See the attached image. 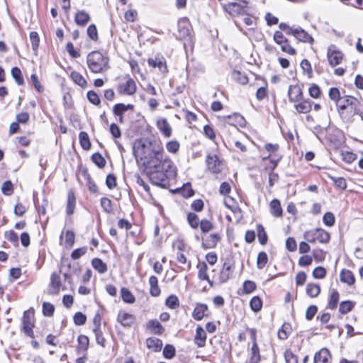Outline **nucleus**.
<instances>
[{
    "mask_svg": "<svg viewBox=\"0 0 363 363\" xmlns=\"http://www.w3.org/2000/svg\"><path fill=\"white\" fill-rule=\"evenodd\" d=\"M133 152L137 163L145 167L153 184L163 188L169 186V179L176 176V167L170 159L164 157L161 144H146L140 140L138 145H134Z\"/></svg>",
    "mask_w": 363,
    "mask_h": 363,
    "instance_id": "1",
    "label": "nucleus"
},
{
    "mask_svg": "<svg viewBox=\"0 0 363 363\" xmlns=\"http://www.w3.org/2000/svg\"><path fill=\"white\" fill-rule=\"evenodd\" d=\"M108 57L99 51H93L86 57L88 67L94 73H101L108 70Z\"/></svg>",
    "mask_w": 363,
    "mask_h": 363,
    "instance_id": "2",
    "label": "nucleus"
},
{
    "mask_svg": "<svg viewBox=\"0 0 363 363\" xmlns=\"http://www.w3.org/2000/svg\"><path fill=\"white\" fill-rule=\"evenodd\" d=\"M304 239L310 243L318 241L321 243H328L330 239V234L322 228H316L305 232Z\"/></svg>",
    "mask_w": 363,
    "mask_h": 363,
    "instance_id": "3",
    "label": "nucleus"
},
{
    "mask_svg": "<svg viewBox=\"0 0 363 363\" xmlns=\"http://www.w3.org/2000/svg\"><path fill=\"white\" fill-rule=\"evenodd\" d=\"M235 269V264L232 259H226L220 272L218 279L220 283L227 282L232 277Z\"/></svg>",
    "mask_w": 363,
    "mask_h": 363,
    "instance_id": "4",
    "label": "nucleus"
},
{
    "mask_svg": "<svg viewBox=\"0 0 363 363\" xmlns=\"http://www.w3.org/2000/svg\"><path fill=\"white\" fill-rule=\"evenodd\" d=\"M327 57L329 65L331 67H335L341 63L343 54L337 50L335 45H331L328 49Z\"/></svg>",
    "mask_w": 363,
    "mask_h": 363,
    "instance_id": "5",
    "label": "nucleus"
},
{
    "mask_svg": "<svg viewBox=\"0 0 363 363\" xmlns=\"http://www.w3.org/2000/svg\"><path fill=\"white\" fill-rule=\"evenodd\" d=\"M246 8L247 6H245V4H241L234 2H230L223 6L224 10L231 16L247 14Z\"/></svg>",
    "mask_w": 363,
    "mask_h": 363,
    "instance_id": "6",
    "label": "nucleus"
},
{
    "mask_svg": "<svg viewBox=\"0 0 363 363\" xmlns=\"http://www.w3.org/2000/svg\"><path fill=\"white\" fill-rule=\"evenodd\" d=\"M61 285L60 274L57 272H53L50 276V281L47 289V293L49 295H57L60 292Z\"/></svg>",
    "mask_w": 363,
    "mask_h": 363,
    "instance_id": "7",
    "label": "nucleus"
},
{
    "mask_svg": "<svg viewBox=\"0 0 363 363\" xmlns=\"http://www.w3.org/2000/svg\"><path fill=\"white\" fill-rule=\"evenodd\" d=\"M206 163L208 169L213 173L218 174L221 172V162L217 155H208Z\"/></svg>",
    "mask_w": 363,
    "mask_h": 363,
    "instance_id": "8",
    "label": "nucleus"
},
{
    "mask_svg": "<svg viewBox=\"0 0 363 363\" xmlns=\"http://www.w3.org/2000/svg\"><path fill=\"white\" fill-rule=\"evenodd\" d=\"M119 94L133 95L136 91V84L133 79H128L125 83L119 84L118 86Z\"/></svg>",
    "mask_w": 363,
    "mask_h": 363,
    "instance_id": "9",
    "label": "nucleus"
},
{
    "mask_svg": "<svg viewBox=\"0 0 363 363\" xmlns=\"http://www.w3.org/2000/svg\"><path fill=\"white\" fill-rule=\"evenodd\" d=\"M178 33L180 39H184L190 36L191 25L187 18L180 19L178 22Z\"/></svg>",
    "mask_w": 363,
    "mask_h": 363,
    "instance_id": "10",
    "label": "nucleus"
},
{
    "mask_svg": "<svg viewBox=\"0 0 363 363\" xmlns=\"http://www.w3.org/2000/svg\"><path fill=\"white\" fill-rule=\"evenodd\" d=\"M117 320L125 328H130L133 324L135 322L136 318L135 315L123 312L120 311L117 316Z\"/></svg>",
    "mask_w": 363,
    "mask_h": 363,
    "instance_id": "11",
    "label": "nucleus"
},
{
    "mask_svg": "<svg viewBox=\"0 0 363 363\" xmlns=\"http://www.w3.org/2000/svg\"><path fill=\"white\" fill-rule=\"evenodd\" d=\"M220 239L221 237L218 233H212L202 238V247L204 249L215 248Z\"/></svg>",
    "mask_w": 363,
    "mask_h": 363,
    "instance_id": "12",
    "label": "nucleus"
},
{
    "mask_svg": "<svg viewBox=\"0 0 363 363\" xmlns=\"http://www.w3.org/2000/svg\"><path fill=\"white\" fill-rule=\"evenodd\" d=\"M289 101L298 102L303 98L302 89L298 85H290L288 90Z\"/></svg>",
    "mask_w": 363,
    "mask_h": 363,
    "instance_id": "13",
    "label": "nucleus"
},
{
    "mask_svg": "<svg viewBox=\"0 0 363 363\" xmlns=\"http://www.w3.org/2000/svg\"><path fill=\"white\" fill-rule=\"evenodd\" d=\"M330 357L331 354L329 350L324 347L315 352L313 363H330Z\"/></svg>",
    "mask_w": 363,
    "mask_h": 363,
    "instance_id": "14",
    "label": "nucleus"
},
{
    "mask_svg": "<svg viewBox=\"0 0 363 363\" xmlns=\"http://www.w3.org/2000/svg\"><path fill=\"white\" fill-rule=\"evenodd\" d=\"M194 343L199 347H203L206 345V333L203 328L199 325L196 330V335L194 337Z\"/></svg>",
    "mask_w": 363,
    "mask_h": 363,
    "instance_id": "15",
    "label": "nucleus"
},
{
    "mask_svg": "<svg viewBox=\"0 0 363 363\" xmlns=\"http://www.w3.org/2000/svg\"><path fill=\"white\" fill-rule=\"evenodd\" d=\"M146 327L150 332L155 335H162L164 331L161 323L156 319L150 320L146 323Z\"/></svg>",
    "mask_w": 363,
    "mask_h": 363,
    "instance_id": "16",
    "label": "nucleus"
},
{
    "mask_svg": "<svg viewBox=\"0 0 363 363\" xmlns=\"http://www.w3.org/2000/svg\"><path fill=\"white\" fill-rule=\"evenodd\" d=\"M208 309V308L206 304L197 303L192 313L193 318L196 320H202L204 316H206V312Z\"/></svg>",
    "mask_w": 363,
    "mask_h": 363,
    "instance_id": "17",
    "label": "nucleus"
},
{
    "mask_svg": "<svg viewBox=\"0 0 363 363\" xmlns=\"http://www.w3.org/2000/svg\"><path fill=\"white\" fill-rule=\"evenodd\" d=\"M148 65L152 67H158L162 73L167 72L166 62L163 57H155V59H149Z\"/></svg>",
    "mask_w": 363,
    "mask_h": 363,
    "instance_id": "18",
    "label": "nucleus"
},
{
    "mask_svg": "<svg viewBox=\"0 0 363 363\" xmlns=\"http://www.w3.org/2000/svg\"><path fill=\"white\" fill-rule=\"evenodd\" d=\"M294 37L300 42L313 43V38L301 27L296 28Z\"/></svg>",
    "mask_w": 363,
    "mask_h": 363,
    "instance_id": "19",
    "label": "nucleus"
},
{
    "mask_svg": "<svg viewBox=\"0 0 363 363\" xmlns=\"http://www.w3.org/2000/svg\"><path fill=\"white\" fill-rule=\"evenodd\" d=\"M350 107L353 110V115L359 116L362 121H363V103H361L357 98L353 97V99H350Z\"/></svg>",
    "mask_w": 363,
    "mask_h": 363,
    "instance_id": "20",
    "label": "nucleus"
},
{
    "mask_svg": "<svg viewBox=\"0 0 363 363\" xmlns=\"http://www.w3.org/2000/svg\"><path fill=\"white\" fill-rule=\"evenodd\" d=\"M157 127L162 134L169 138L172 135V128L166 118H161L157 121Z\"/></svg>",
    "mask_w": 363,
    "mask_h": 363,
    "instance_id": "21",
    "label": "nucleus"
},
{
    "mask_svg": "<svg viewBox=\"0 0 363 363\" xmlns=\"http://www.w3.org/2000/svg\"><path fill=\"white\" fill-rule=\"evenodd\" d=\"M340 281L343 283H346L348 285H353L355 282V278L353 273L348 269H342L340 274Z\"/></svg>",
    "mask_w": 363,
    "mask_h": 363,
    "instance_id": "22",
    "label": "nucleus"
},
{
    "mask_svg": "<svg viewBox=\"0 0 363 363\" xmlns=\"http://www.w3.org/2000/svg\"><path fill=\"white\" fill-rule=\"evenodd\" d=\"M296 110L300 113H307L311 111L312 108L311 101L308 100H301V101L294 106Z\"/></svg>",
    "mask_w": 363,
    "mask_h": 363,
    "instance_id": "23",
    "label": "nucleus"
},
{
    "mask_svg": "<svg viewBox=\"0 0 363 363\" xmlns=\"http://www.w3.org/2000/svg\"><path fill=\"white\" fill-rule=\"evenodd\" d=\"M149 284L150 286V294L152 296L157 297L160 295L161 291L158 286L157 278L152 275L149 279Z\"/></svg>",
    "mask_w": 363,
    "mask_h": 363,
    "instance_id": "24",
    "label": "nucleus"
},
{
    "mask_svg": "<svg viewBox=\"0 0 363 363\" xmlns=\"http://www.w3.org/2000/svg\"><path fill=\"white\" fill-rule=\"evenodd\" d=\"M146 345L149 349H152L155 352H159L162 347V341L156 337H148L146 340Z\"/></svg>",
    "mask_w": 363,
    "mask_h": 363,
    "instance_id": "25",
    "label": "nucleus"
},
{
    "mask_svg": "<svg viewBox=\"0 0 363 363\" xmlns=\"http://www.w3.org/2000/svg\"><path fill=\"white\" fill-rule=\"evenodd\" d=\"M90 21V16L84 11H79L75 15V22L77 25L84 26Z\"/></svg>",
    "mask_w": 363,
    "mask_h": 363,
    "instance_id": "26",
    "label": "nucleus"
},
{
    "mask_svg": "<svg viewBox=\"0 0 363 363\" xmlns=\"http://www.w3.org/2000/svg\"><path fill=\"white\" fill-rule=\"evenodd\" d=\"M133 104H124L122 103L116 104L113 107V113L114 115H123L128 110H133Z\"/></svg>",
    "mask_w": 363,
    "mask_h": 363,
    "instance_id": "27",
    "label": "nucleus"
},
{
    "mask_svg": "<svg viewBox=\"0 0 363 363\" xmlns=\"http://www.w3.org/2000/svg\"><path fill=\"white\" fill-rule=\"evenodd\" d=\"M91 265L99 274H104L107 272L108 268L106 264L99 258H94L91 260Z\"/></svg>",
    "mask_w": 363,
    "mask_h": 363,
    "instance_id": "28",
    "label": "nucleus"
},
{
    "mask_svg": "<svg viewBox=\"0 0 363 363\" xmlns=\"http://www.w3.org/2000/svg\"><path fill=\"white\" fill-rule=\"evenodd\" d=\"M353 99V96H345L343 99L341 98V100L337 104L340 114L343 118H346V116H344L343 111L350 106V99Z\"/></svg>",
    "mask_w": 363,
    "mask_h": 363,
    "instance_id": "29",
    "label": "nucleus"
},
{
    "mask_svg": "<svg viewBox=\"0 0 363 363\" xmlns=\"http://www.w3.org/2000/svg\"><path fill=\"white\" fill-rule=\"evenodd\" d=\"M271 213L275 217H279L282 215V208L280 201L278 199H273L270 203Z\"/></svg>",
    "mask_w": 363,
    "mask_h": 363,
    "instance_id": "30",
    "label": "nucleus"
},
{
    "mask_svg": "<svg viewBox=\"0 0 363 363\" xmlns=\"http://www.w3.org/2000/svg\"><path fill=\"white\" fill-rule=\"evenodd\" d=\"M76 198L72 191H69L67 196V203L66 208V213L68 215H72L74 213L75 208Z\"/></svg>",
    "mask_w": 363,
    "mask_h": 363,
    "instance_id": "31",
    "label": "nucleus"
},
{
    "mask_svg": "<svg viewBox=\"0 0 363 363\" xmlns=\"http://www.w3.org/2000/svg\"><path fill=\"white\" fill-rule=\"evenodd\" d=\"M79 139L80 145L84 150H89L91 148V142L86 132H80Z\"/></svg>",
    "mask_w": 363,
    "mask_h": 363,
    "instance_id": "32",
    "label": "nucleus"
},
{
    "mask_svg": "<svg viewBox=\"0 0 363 363\" xmlns=\"http://www.w3.org/2000/svg\"><path fill=\"white\" fill-rule=\"evenodd\" d=\"M339 292L337 290L333 289L328 299V308L332 310L336 308L339 301Z\"/></svg>",
    "mask_w": 363,
    "mask_h": 363,
    "instance_id": "33",
    "label": "nucleus"
},
{
    "mask_svg": "<svg viewBox=\"0 0 363 363\" xmlns=\"http://www.w3.org/2000/svg\"><path fill=\"white\" fill-rule=\"evenodd\" d=\"M121 296L123 301L125 303H133L135 301V296H133V294L131 293V291L128 289H127L125 287L121 288Z\"/></svg>",
    "mask_w": 363,
    "mask_h": 363,
    "instance_id": "34",
    "label": "nucleus"
},
{
    "mask_svg": "<svg viewBox=\"0 0 363 363\" xmlns=\"http://www.w3.org/2000/svg\"><path fill=\"white\" fill-rule=\"evenodd\" d=\"M250 363H259L260 361L259 349L257 343L252 344L250 350Z\"/></svg>",
    "mask_w": 363,
    "mask_h": 363,
    "instance_id": "35",
    "label": "nucleus"
},
{
    "mask_svg": "<svg viewBox=\"0 0 363 363\" xmlns=\"http://www.w3.org/2000/svg\"><path fill=\"white\" fill-rule=\"evenodd\" d=\"M320 292V287L318 284H308L306 286V294L308 296L312 298H315L318 296Z\"/></svg>",
    "mask_w": 363,
    "mask_h": 363,
    "instance_id": "36",
    "label": "nucleus"
},
{
    "mask_svg": "<svg viewBox=\"0 0 363 363\" xmlns=\"http://www.w3.org/2000/svg\"><path fill=\"white\" fill-rule=\"evenodd\" d=\"M5 238L14 245L18 244L19 238L23 244V233L18 236L13 230H11L5 233Z\"/></svg>",
    "mask_w": 363,
    "mask_h": 363,
    "instance_id": "37",
    "label": "nucleus"
},
{
    "mask_svg": "<svg viewBox=\"0 0 363 363\" xmlns=\"http://www.w3.org/2000/svg\"><path fill=\"white\" fill-rule=\"evenodd\" d=\"M187 221L189 225L194 229H196L201 222L199 216L195 213L192 212L187 214Z\"/></svg>",
    "mask_w": 363,
    "mask_h": 363,
    "instance_id": "38",
    "label": "nucleus"
},
{
    "mask_svg": "<svg viewBox=\"0 0 363 363\" xmlns=\"http://www.w3.org/2000/svg\"><path fill=\"white\" fill-rule=\"evenodd\" d=\"M72 79L81 87H85L87 84L86 80L84 77L77 72H72L71 73Z\"/></svg>",
    "mask_w": 363,
    "mask_h": 363,
    "instance_id": "39",
    "label": "nucleus"
},
{
    "mask_svg": "<svg viewBox=\"0 0 363 363\" xmlns=\"http://www.w3.org/2000/svg\"><path fill=\"white\" fill-rule=\"evenodd\" d=\"M257 230L258 240L259 243L262 245H265L267 242L268 238L264 227L262 225L259 224L257 226Z\"/></svg>",
    "mask_w": 363,
    "mask_h": 363,
    "instance_id": "40",
    "label": "nucleus"
},
{
    "mask_svg": "<svg viewBox=\"0 0 363 363\" xmlns=\"http://www.w3.org/2000/svg\"><path fill=\"white\" fill-rule=\"evenodd\" d=\"M91 161L99 168L102 169L106 166V161L104 157L99 153L96 152L91 156Z\"/></svg>",
    "mask_w": 363,
    "mask_h": 363,
    "instance_id": "41",
    "label": "nucleus"
},
{
    "mask_svg": "<svg viewBox=\"0 0 363 363\" xmlns=\"http://www.w3.org/2000/svg\"><path fill=\"white\" fill-rule=\"evenodd\" d=\"M231 76H232V78L233 79V80H235V82H237L238 83H239L240 84L244 85V84H247V82H248L247 77L239 71H233L232 72Z\"/></svg>",
    "mask_w": 363,
    "mask_h": 363,
    "instance_id": "42",
    "label": "nucleus"
},
{
    "mask_svg": "<svg viewBox=\"0 0 363 363\" xmlns=\"http://www.w3.org/2000/svg\"><path fill=\"white\" fill-rule=\"evenodd\" d=\"M268 262V256L265 252H260L257 259V267L258 269H263Z\"/></svg>",
    "mask_w": 363,
    "mask_h": 363,
    "instance_id": "43",
    "label": "nucleus"
},
{
    "mask_svg": "<svg viewBox=\"0 0 363 363\" xmlns=\"http://www.w3.org/2000/svg\"><path fill=\"white\" fill-rule=\"evenodd\" d=\"M251 309L255 312H258L262 309V301L259 296H254L250 302Z\"/></svg>",
    "mask_w": 363,
    "mask_h": 363,
    "instance_id": "44",
    "label": "nucleus"
},
{
    "mask_svg": "<svg viewBox=\"0 0 363 363\" xmlns=\"http://www.w3.org/2000/svg\"><path fill=\"white\" fill-rule=\"evenodd\" d=\"M199 272L198 277L201 280H208V275L207 274L208 267L205 262H202L198 265Z\"/></svg>",
    "mask_w": 363,
    "mask_h": 363,
    "instance_id": "45",
    "label": "nucleus"
},
{
    "mask_svg": "<svg viewBox=\"0 0 363 363\" xmlns=\"http://www.w3.org/2000/svg\"><path fill=\"white\" fill-rule=\"evenodd\" d=\"M16 120H17V122H13L10 125V128H9V134L10 135H13V134L16 133L20 128L19 123H23V113H18L16 116Z\"/></svg>",
    "mask_w": 363,
    "mask_h": 363,
    "instance_id": "46",
    "label": "nucleus"
},
{
    "mask_svg": "<svg viewBox=\"0 0 363 363\" xmlns=\"http://www.w3.org/2000/svg\"><path fill=\"white\" fill-rule=\"evenodd\" d=\"M354 303L350 301H345L340 303L339 311L342 314H347L352 310Z\"/></svg>",
    "mask_w": 363,
    "mask_h": 363,
    "instance_id": "47",
    "label": "nucleus"
},
{
    "mask_svg": "<svg viewBox=\"0 0 363 363\" xmlns=\"http://www.w3.org/2000/svg\"><path fill=\"white\" fill-rule=\"evenodd\" d=\"M301 67L304 73H306L308 78H312L313 77V70L312 67L311 65V62L306 60L304 59L301 62Z\"/></svg>",
    "mask_w": 363,
    "mask_h": 363,
    "instance_id": "48",
    "label": "nucleus"
},
{
    "mask_svg": "<svg viewBox=\"0 0 363 363\" xmlns=\"http://www.w3.org/2000/svg\"><path fill=\"white\" fill-rule=\"evenodd\" d=\"M101 206L104 211L107 213H111L113 212L112 201L106 197H103L101 199Z\"/></svg>",
    "mask_w": 363,
    "mask_h": 363,
    "instance_id": "49",
    "label": "nucleus"
},
{
    "mask_svg": "<svg viewBox=\"0 0 363 363\" xmlns=\"http://www.w3.org/2000/svg\"><path fill=\"white\" fill-rule=\"evenodd\" d=\"M165 304L171 309H175L179 306V301L175 295H170L165 301Z\"/></svg>",
    "mask_w": 363,
    "mask_h": 363,
    "instance_id": "50",
    "label": "nucleus"
},
{
    "mask_svg": "<svg viewBox=\"0 0 363 363\" xmlns=\"http://www.w3.org/2000/svg\"><path fill=\"white\" fill-rule=\"evenodd\" d=\"M55 311V306L53 304L44 302L43 303V313L45 316L51 317L53 315Z\"/></svg>",
    "mask_w": 363,
    "mask_h": 363,
    "instance_id": "51",
    "label": "nucleus"
},
{
    "mask_svg": "<svg viewBox=\"0 0 363 363\" xmlns=\"http://www.w3.org/2000/svg\"><path fill=\"white\" fill-rule=\"evenodd\" d=\"M86 96H87V99L90 103H91L92 104L96 105V106L100 105L101 100H100V98L96 92H95L94 91H92V90L89 91L87 92Z\"/></svg>",
    "mask_w": 363,
    "mask_h": 363,
    "instance_id": "52",
    "label": "nucleus"
},
{
    "mask_svg": "<svg viewBox=\"0 0 363 363\" xmlns=\"http://www.w3.org/2000/svg\"><path fill=\"white\" fill-rule=\"evenodd\" d=\"M242 286L243 294H249L256 289L257 286L254 281L247 280L244 281Z\"/></svg>",
    "mask_w": 363,
    "mask_h": 363,
    "instance_id": "53",
    "label": "nucleus"
},
{
    "mask_svg": "<svg viewBox=\"0 0 363 363\" xmlns=\"http://www.w3.org/2000/svg\"><path fill=\"white\" fill-rule=\"evenodd\" d=\"M79 349L83 351L87 350L89 347V340L87 336L84 335H80L78 337Z\"/></svg>",
    "mask_w": 363,
    "mask_h": 363,
    "instance_id": "54",
    "label": "nucleus"
},
{
    "mask_svg": "<svg viewBox=\"0 0 363 363\" xmlns=\"http://www.w3.org/2000/svg\"><path fill=\"white\" fill-rule=\"evenodd\" d=\"M329 97L331 100L335 101L336 104L341 100L340 93L337 87H332L329 90Z\"/></svg>",
    "mask_w": 363,
    "mask_h": 363,
    "instance_id": "55",
    "label": "nucleus"
},
{
    "mask_svg": "<svg viewBox=\"0 0 363 363\" xmlns=\"http://www.w3.org/2000/svg\"><path fill=\"white\" fill-rule=\"evenodd\" d=\"M199 226L203 233H208L213 228V224L206 219L201 220Z\"/></svg>",
    "mask_w": 363,
    "mask_h": 363,
    "instance_id": "56",
    "label": "nucleus"
},
{
    "mask_svg": "<svg viewBox=\"0 0 363 363\" xmlns=\"http://www.w3.org/2000/svg\"><path fill=\"white\" fill-rule=\"evenodd\" d=\"M73 320L75 325H82L86 321V316L82 312H77L73 317Z\"/></svg>",
    "mask_w": 363,
    "mask_h": 363,
    "instance_id": "57",
    "label": "nucleus"
},
{
    "mask_svg": "<svg viewBox=\"0 0 363 363\" xmlns=\"http://www.w3.org/2000/svg\"><path fill=\"white\" fill-rule=\"evenodd\" d=\"M11 75L19 85L23 84L22 73L18 67H14L11 69Z\"/></svg>",
    "mask_w": 363,
    "mask_h": 363,
    "instance_id": "58",
    "label": "nucleus"
},
{
    "mask_svg": "<svg viewBox=\"0 0 363 363\" xmlns=\"http://www.w3.org/2000/svg\"><path fill=\"white\" fill-rule=\"evenodd\" d=\"M290 328V325L284 323L281 328L278 331V337L280 340H286L289 337V329Z\"/></svg>",
    "mask_w": 363,
    "mask_h": 363,
    "instance_id": "59",
    "label": "nucleus"
},
{
    "mask_svg": "<svg viewBox=\"0 0 363 363\" xmlns=\"http://www.w3.org/2000/svg\"><path fill=\"white\" fill-rule=\"evenodd\" d=\"M163 355L166 359H172L175 356V348L172 345H167L163 350Z\"/></svg>",
    "mask_w": 363,
    "mask_h": 363,
    "instance_id": "60",
    "label": "nucleus"
},
{
    "mask_svg": "<svg viewBox=\"0 0 363 363\" xmlns=\"http://www.w3.org/2000/svg\"><path fill=\"white\" fill-rule=\"evenodd\" d=\"M30 40L31 42L33 50L34 51H36L38 48L39 43H40V38H39L38 34L35 31H32L30 33Z\"/></svg>",
    "mask_w": 363,
    "mask_h": 363,
    "instance_id": "61",
    "label": "nucleus"
},
{
    "mask_svg": "<svg viewBox=\"0 0 363 363\" xmlns=\"http://www.w3.org/2000/svg\"><path fill=\"white\" fill-rule=\"evenodd\" d=\"M180 145L177 140H171L166 144V148L171 153H176L179 149Z\"/></svg>",
    "mask_w": 363,
    "mask_h": 363,
    "instance_id": "62",
    "label": "nucleus"
},
{
    "mask_svg": "<svg viewBox=\"0 0 363 363\" xmlns=\"http://www.w3.org/2000/svg\"><path fill=\"white\" fill-rule=\"evenodd\" d=\"M1 191L4 195L10 196L13 191V184L11 181H6L1 186Z\"/></svg>",
    "mask_w": 363,
    "mask_h": 363,
    "instance_id": "63",
    "label": "nucleus"
},
{
    "mask_svg": "<svg viewBox=\"0 0 363 363\" xmlns=\"http://www.w3.org/2000/svg\"><path fill=\"white\" fill-rule=\"evenodd\" d=\"M284 358L286 363H298V357L294 354L290 350L285 351Z\"/></svg>",
    "mask_w": 363,
    "mask_h": 363,
    "instance_id": "64",
    "label": "nucleus"
}]
</instances>
